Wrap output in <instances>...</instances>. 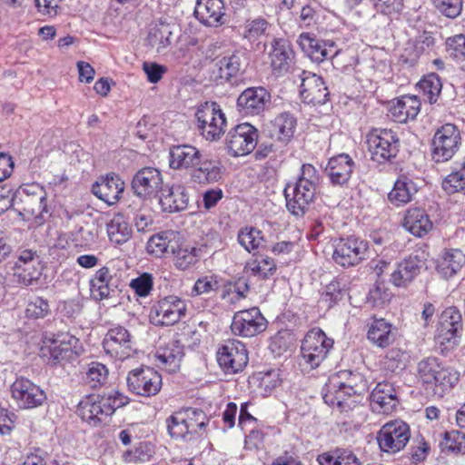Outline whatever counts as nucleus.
<instances>
[{
	"instance_id": "25",
	"label": "nucleus",
	"mask_w": 465,
	"mask_h": 465,
	"mask_svg": "<svg viewBox=\"0 0 465 465\" xmlns=\"http://www.w3.org/2000/svg\"><path fill=\"white\" fill-rule=\"evenodd\" d=\"M195 17L203 25L217 26L223 24L224 4L223 0H197Z\"/></svg>"
},
{
	"instance_id": "58",
	"label": "nucleus",
	"mask_w": 465,
	"mask_h": 465,
	"mask_svg": "<svg viewBox=\"0 0 465 465\" xmlns=\"http://www.w3.org/2000/svg\"><path fill=\"white\" fill-rule=\"evenodd\" d=\"M445 45L446 52L450 58L456 61L465 60V35L459 34L448 37Z\"/></svg>"
},
{
	"instance_id": "57",
	"label": "nucleus",
	"mask_w": 465,
	"mask_h": 465,
	"mask_svg": "<svg viewBox=\"0 0 465 465\" xmlns=\"http://www.w3.org/2000/svg\"><path fill=\"white\" fill-rule=\"evenodd\" d=\"M174 264L180 270H186L194 265L198 261V250L196 248H179L174 249Z\"/></svg>"
},
{
	"instance_id": "30",
	"label": "nucleus",
	"mask_w": 465,
	"mask_h": 465,
	"mask_svg": "<svg viewBox=\"0 0 465 465\" xmlns=\"http://www.w3.org/2000/svg\"><path fill=\"white\" fill-rule=\"evenodd\" d=\"M294 58L291 45L283 39H275L270 52L271 66L276 74L288 72Z\"/></svg>"
},
{
	"instance_id": "37",
	"label": "nucleus",
	"mask_w": 465,
	"mask_h": 465,
	"mask_svg": "<svg viewBox=\"0 0 465 465\" xmlns=\"http://www.w3.org/2000/svg\"><path fill=\"white\" fill-rule=\"evenodd\" d=\"M465 263L464 253L458 249L444 252L438 262V272L445 279L453 277Z\"/></svg>"
},
{
	"instance_id": "34",
	"label": "nucleus",
	"mask_w": 465,
	"mask_h": 465,
	"mask_svg": "<svg viewBox=\"0 0 465 465\" xmlns=\"http://www.w3.org/2000/svg\"><path fill=\"white\" fill-rule=\"evenodd\" d=\"M114 280L108 267L104 266L96 271L90 281V292L93 299L102 301L114 295L116 289Z\"/></svg>"
},
{
	"instance_id": "40",
	"label": "nucleus",
	"mask_w": 465,
	"mask_h": 465,
	"mask_svg": "<svg viewBox=\"0 0 465 465\" xmlns=\"http://www.w3.org/2000/svg\"><path fill=\"white\" fill-rule=\"evenodd\" d=\"M367 337L378 347L389 346L393 341L391 324L382 318L375 319L369 326Z\"/></svg>"
},
{
	"instance_id": "22",
	"label": "nucleus",
	"mask_w": 465,
	"mask_h": 465,
	"mask_svg": "<svg viewBox=\"0 0 465 465\" xmlns=\"http://www.w3.org/2000/svg\"><path fill=\"white\" fill-rule=\"evenodd\" d=\"M124 190V182L115 174L100 178L94 185L93 193L109 205L117 203Z\"/></svg>"
},
{
	"instance_id": "12",
	"label": "nucleus",
	"mask_w": 465,
	"mask_h": 465,
	"mask_svg": "<svg viewBox=\"0 0 465 465\" xmlns=\"http://www.w3.org/2000/svg\"><path fill=\"white\" fill-rule=\"evenodd\" d=\"M217 361L226 373L242 371L248 363L245 345L238 340H227L217 351Z\"/></svg>"
},
{
	"instance_id": "10",
	"label": "nucleus",
	"mask_w": 465,
	"mask_h": 465,
	"mask_svg": "<svg viewBox=\"0 0 465 465\" xmlns=\"http://www.w3.org/2000/svg\"><path fill=\"white\" fill-rule=\"evenodd\" d=\"M368 149L373 161L383 163L396 156L399 139L391 129H373L367 135Z\"/></svg>"
},
{
	"instance_id": "9",
	"label": "nucleus",
	"mask_w": 465,
	"mask_h": 465,
	"mask_svg": "<svg viewBox=\"0 0 465 465\" xmlns=\"http://www.w3.org/2000/svg\"><path fill=\"white\" fill-rule=\"evenodd\" d=\"M83 348L80 341L68 332L57 334L54 339L46 340L41 347V354L54 362L69 361L82 353Z\"/></svg>"
},
{
	"instance_id": "13",
	"label": "nucleus",
	"mask_w": 465,
	"mask_h": 465,
	"mask_svg": "<svg viewBox=\"0 0 465 465\" xmlns=\"http://www.w3.org/2000/svg\"><path fill=\"white\" fill-rule=\"evenodd\" d=\"M258 139L257 130L244 123L232 129L226 137V147L232 156H243L252 153Z\"/></svg>"
},
{
	"instance_id": "62",
	"label": "nucleus",
	"mask_w": 465,
	"mask_h": 465,
	"mask_svg": "<svg viewBox=\"0 0 465 465\" xmlns=\"http://www.w3.org/2000/svg\"><path fill=\"white\" fill-rule=\"evenodd\" d=\"M436 9L450 18L457 17L462 10V0H431Z\"/></svg>"
},
{
	"instance_id": "56",
	"label": "nucleus",
	"mask_w": 465,
	"mask_h": 465,
	"mask_svg": "<svg viewBox=\"0 0 465 465\" xmlns=\"http://www.w3.org/2000/svg\"><path fill=\"white\" fill-rule=\"evenodd\" d=\"M108 369L100 362H91L86 372V381L92 388L104 385L108 378Z\"/></svg>"
},
{
	"instance_id": "23",
	"label": "nucleus",
	"mask_w": 465,
	"mask_h": 465,
	"mask_svg": "<svg viewBox=\"0 0 465 465\" xmlns=\"http://www.w3.org/2000/svg\"><path fill=\"white\" fill-rule=\"evenodd\" d=\"M157 197L162 211L168 213L184 210L189 202L188 193L185 188L181 185H164Z\"/></svg>"
},
{
	"instance_id": "60",
	"label": "nucleus",
	"mask_w": 465,
	"mask_h": 465,
	"mask_svg": "<svg viewBox=\"0 0 465 465\" xmlns=\"http://www.w3.org/2000/svg\"><path fill=\"white\" fill-rule=\"evenodd\" d=\"M439 328L462 330L461 314L459 310L455 307L446 308L440 315Z\"/></svg>"
},
{
	"instance_id": "64",
	"label": "nucleus",
	"mask_w": 465,
	"mask_h": 465,
	"mask_svg": "<svg viewBox=\"0 0 465 465\" xmlns=\"http://www.w3.org/2000/svg\"><path fill=\"white\" fill-rule=\"evenodd\" d=\"M322 9L316 2L304 5L300 13L301 25L310 27L315 25L320 17Z\"/></svg>"
},
{
	"instance_id": "36",
	"label": "nucleus",
	"mask_w": 465,
	"mask_h": 465,
	"mask_svg": "<svg viewBox=\"0 0 465 465\" xmlns=\"http://www.w3.org/2000/svg\"><path fill=\"white\" fill-rule=\"evenodd\" d=\"M296 125L297 120L292 114H280L270 123V136L280 142L287 143L292 138Z\"/></svg>"
},
{
	"instance_id": "15",
	"label": "nucleus",
	"mask_w": 465,
	"mask_h": 465,
	"mask_svg": "<svg viewBox=\"0 0 465 465\" xmlns=\"http://www.w3.org/2000/svg\"><path fill=\"white\" fill-rule=\"evenodd\" d=\"M267 328V321L257 307L237 312L232 318V331L241 337H253Z\"/></svg>"
},
{
	"instance_id": "52",
	"label": "nucleus",
	"mask_w": 465,
	"mask_h": 465,
	"mask_svg": "<svg viewBox=\"0 0 465 465\" xmlns=\"http://www.w3.org/2000/svg\"><path fill=\"white\" fill-rule=\"evenodd\" d=\"M183 411L190 435L197 433L209 421L206 414L202 410L186 408Z\"/></svg>"
},
{
	"instance_id": "61",
	"label": "nucleus",
	"mask_w": 465,
	"mask_h": 465,
	"mask_svg": "<svg viewBox=\"0 0 465 465\" xmlns=\"http://www.w3.org/2000/svg\"><path fill=\"white\" fill-rule=\"evenodd\" d=\"M344 294L345 291L341 287V282L339 281H332L326 286L322 295V302H324L330 308L341 300Z\"/></svg>"
},
{
	"instance_id": "18",
	"label": "nucleus",
	"mask_w": 465,
	"mask_h": 465,
	"mask_svg": "<svg viewBox=\"0 0 465 465\" xmlns=\"http://www.w3.org/2000/svg\"><path fill=\"white\" fill-rule=\"evenodd\" d=\"M13 271L17 282L25 286L33 284L42 273L39 256L30 250L21 252L15 262Z\"/></svg>"
},
{
	"instance_id": "2",
	"label": "nucleus",
	"mask_w": 465,
	"mask_h": 465,
	"mask_svg": "<svg viewBox=\"0 0 465 465\" xmlns=\"http://www.w3.org/2000/svg\"><path fill=\"white\" fill-rule=\"evenodd\" d=\"M127 403L128 398L116 391L103 396L90 395L79 402L77 414L83 420L96 426Z\"/></svg>"
},
{
	"instance_id": "11",
	"label": "nucleus",
	"mask_w": 465,
	"mask_h": 465,
	"mask_svg": "<svg viewBox=\"0 0 465 465\" xmlns=\"http://www.w3.org/2000/svg\"><path fill=\"white\" fill-rule=\"evenodd\" d=\"M129 390L140 396L156 395L162 388V376L150 367H142L131 371L127 375Z\"/></svg>"
},
{
	"instance_id": "39",
	"label": "nucleus",
	"mask_w": 465,
	"mask_h": 465,
	"mask_svg": "<svg viewBox=\"0 0 465 465\" xmlns=\"http://www.w3.org/2000/svg\"><path fill=\"white\" fill-rule=\"evenodd\" d=\"M191 177L193 182L200 184L212 183L222 178V170L214 161H202L200 158V163L193 167Z\"/></svg>"
},
{
	"instance_id": "16",
	"label": "nucleus",
	"mask_w": 465,
	"mask_h": 465,
	"mask_svg": "<svg viewBox=\"0 0 465 465\" xmlns=\"http://www.w3.org/2000/svg\"><path fill=\"white\" fill-rule=\"evenodd\" d=\"M332 258L336 263L343 267L355 266L366 255L367 242L355 237L340 239L334 246Z\"/></svg>"
},
{
	"instance_id": "63",
	"label": "nucleus",
	"mask_w": 465,
	"mask_h": 465,
	"mask_svg": "<svg viewBox=\"0 0 465 465\" xmlns=\"http://www.w3.org/2000/svg\"><path fill=\"white\" fill-rule=\"evenodd\" d=\"M408 355L399 348H392L386 355L384 365L385 367L395 371L396 370H402L405 368Z\"/></svg>"
},
{
	"instance_id": "46",
	"label": "nucleus",
	"mask_w": 465,
	"mask_h": 465,
	"mask_svg": "<svg viewBox=\"0 0 465 465\" xmlns=\"http://www.w3.org/2000/svg\"><path fill=\"white\" fill-rule=\"evenodd\" d=\"M238 242L248 252L259 250L264 245L262 232L254 227H244L238 232Z\"/></svg>"
},
{
	"instance_id": "4",
	"label": "nucleus",
	"mask_w": 465,
	"mask_h": 465,
	"mask_svg": "<svg viewBox=\"0 0 465 465\" xmlns=\"http://www.w3.org/2000/svg\"><path fill=\"white\" fill-rule=\"evenodd\" d=\"M197 128L201 135L209 142L221 139L226 129L225 114L215 102L201 104L195 113Z\"/></svg>"
},
{
	"instance_id": "21",
	"label": "nucleus",
	"mask_w": 465,
	"mask_h": 465,
	"mask_svg": "<svg viewBox=\"0 0 465 465\" xmlns=\"http://www.w3.org/2000/svg\"><path fill=\"white\" fill-rule=\"evenodd\" d=\"M323 400L330 406L343 408L349 406L347 401L351 397L359 396V391L350 383H344L339 381L337 376L329 379L326 384Z\"/></svg>"
},
{
	"instance_id": "42",
	"label": "nucleus",
	"mask_w": 465,
	"mask_h": 465,
	"mask_svg": "<svg viewBox=\"0 0 465 465\" xmlns=\"http://www.w3.org/2000/svg\"><path fill=\"white\" fill-rule=\"evenodd\" d=\"M216 78L220 79L217 84H225L230 80L235 77L242 67V58L238 54H233L229 56H224L220 59L217 64Z\"/></svg>"
},
{
	"instance_id": "54",
	"label": "nucleus",
	"mask_w": 465,
	"mask_h": 465,
	"mask_svg": "<svg viewBox=\"0 0 465 465\" xmlns=\"http://www.w3.org/2000/svg\"><path fill=\"white\" fill-rule=\"evenodd\" d=\"M51 312L50 305L47 300L42 297L31 298L25 308V316L31 319H43Z\"/></svg>"
},
{
	"instance_id": "19",
	"label": "nucleus",
	"mask_w": 465,
	"mask_h": 465,
	"mask_svg": "<svg viewBox=\"0 0 465 465\" xmlns=\"http://www.w3.org/2000/svg\"><path fill=\"white\" fill-rule=\"evenodd\" d=\"M107 354L124 360L128 358L133 351L132 337L128 330L122 326L110 329L103 341Z\"/></svg>"
},
{
	"instance_id": "7",
	"label": "nucleus",
	"mask_w": 465,
	"mask_h": 465,
	"mask_svg": "<svg viewBox=\"0 0 465 465\" xmlns=\"http://www.w3.org/2000/svg\"><path fill=\"white\" fill-rule=\"evenodd\" d=\"M333 341L318 328H314L305 335L302 347V357L310 368L314 369L326 359L330 350L332 348Z\"/></svg>"
},
{
	"instance_id": "45",
	"label": "nucleus",
	"mask_w": 465,
	"mask_h": 465,
	"mask_svg": "<svg viewBox=\"0 0 465 465\" xmlns=\"http://www.w3.org/2000/svg\"><path fill=\"white\" fill-rule=\"evenodd\" d=\"M460 379V373L452 368L441 367L439 370L435 381L430 385H433L434 394L438 397H442L447 391H450Z\"/></svg>"
},
{
	"instance_id": "14",
	"label": "nucleus",
	"mask_w": 465,
	"mask_h": 465,
	"mask_svg": "<svg viewBox=\"0 0 465 465\" xmlns=\"http://www.w3.org/2000/svg\"><path fill=\"white\" fill-rule=\"evenodd\" d=\"M12 398L18 408L29 410L42 406L46 401L45 391L25 378L16 379L11 386Z\"/></svg>"
},
{
	"instance_id": "35",
	"label": "nucleus",
	"mask_w": 465,
	"mask_h": 465,
	"mask_svg": "<svg viewBox=\"0 0 465 465\" xmlns=\"http://www.w3.org/2000/svg\"><path fill=\"white\" fill-rule=\"evenodd\" d=\"M418 192L415 182L407 175H401L394 183V186L388 194L389 201L395 206H401L410 203Z\"/></svg>"
},
{
	"instance_id": "51",
	"label": "nucleus",
	"mask_w": 465,
	"mask_h": 465,
	"mask_svg": "<svg viewBox=\"0 0 465 465\" xmlns=\"http://www.w3.org/2000/svg\"><path fill=\"white\" fill-rule=\"evenodd\" d=\"M441 367L437 358L428 357L418 364L419 377L424 383L430 385L435 381V376H437Z\"/></svg>"
},
{
	"instance_id": "55",
	"label": "nucleus",
	"mask_w": 465,
	"mask_h": 465,
	"mask_svg": "<svg viewBox=\"0 0 465 465\" xmlns=\"http://www.w3.org/2000/svg\"><path fill=\"white\" fill-rule=\"evenodd\" d=\"M22 465H68L61 461L56 455L48 453L43 450L37 449L28 454Z\"/></svg>"
},
{
	"instance_id": "28",
	"label": "nucleus",
	"mask_w": 465,
	"mask_h": 465,
	"mask_svg": "<svg viewBox=\"0 0 465 465\" xmlns=\"http://www.w3.org/2000/svg\"><path fill=\"white\" fill-rule=\"evenodd\" d=\"M353 166L354 163L350 155L341 153L329 160L325 172L332 184L342 185L350 180Z\"/></svg>"
},
{
	"instance_id": "38",
	"label": "nucleus",
	"mask_w": 465,
	"mask_h": 465,
	"mask_svg": "<svg viewBox=\"0 0 465 465\" xmlns=\"http://www.w3.org/2000/svg\"><path fill=\"white\" fill-rule=\"evenodd\" d=\"M320 465H361L360 459L355 453L343 448H335L323 452L317 457Z\"/></svg>"
},
{
	"instance_id": "20",
	"label": "nucleus",
	"mask_w": 465,
	"mask_h": 465,
	"mask_svg": "<svg viewBox=\"0 0 465 465\" xmlns=\"http://www.w3.org/2000/svg\"><path fill=\"white\" fill-rule=\"evenodd\" d=\"M296 42L302 53L316 63H321L337 53L332 41H319L313 34L308 32L302 33Z\"/></svg>"
},
{
	"instance_id": "31",
	"label": "nucleus",
	"mask_w": 465,
	"mask_h": 465,
	"mask_svg": "<svg viewBox=\"0 0 465 465\" xmlns=\"http://www.w3.org/2000/svg\"><path fill=\"white\" fill-rule=\"evenodd\" d=\"M183 355V348L180 342L171 340L164 345L159 346L155 357L160 366L169 372H175L180 369Z\"/></svg>"
},
{
	"instance_id": "43",
	"label": "nucleus",
	"mask_w": 465,
	"mask_h": 465,
	"mask_svg": "<svg viewBox=\"0 0 465 465\" xmlns=\"http://www.w3.org/2000/svg\"><path fill=\"white\" fill-rule=\"evenodd\" d=\"M107 234L112 242L123 244L130 239L132 229L124 215L115 214L107 223Z\"/></svg>"
},
{
	"instance_id": "47",
	"label": "nucleus",
	"mask_w": 465,
	"mask_h": 465,
	"mask_svg": "<svg viewBox=\"0 0 465 465\" xmlns=\"http://www.w3.org/2000/svg\"><path fill=\"white\" fill-rule=\"evenodd\" d=\"M245 269L248 272L261 278H267L272 275L276 270L274 261L268 256H261L249 262Z\"/></svg>"
},
{
	"instance_id": "33",
	"label": "nucleus",
	"mask_w": 465,
	"mask_h": 465,
	"mask_svg": "<svg viewBox=\"0 0 465 465\" xmlns=\"http://www.w3.org/2000/svg\"><path fill=\"white\" fill-rule=\"evenodd\" d=\"M271 101L267 89H244L237 99V104L246 114H258Z\"/></svg>"
},
{
	"instance_id": "32",
	"label": "nucleus",
	"mask_w": 465,
	"mask_h": 465,
	"mask_svg": "<svg viewBox=\"0 0 465 465\" xmlns=\"http://www.w3.org/2000/svg\"><path fill=\"white\" fill-rule=\"evenodd\" d=\"M403 227L416 237H423L433 229V223L425 210L410 208L406 211Z\"/></svg>"
},
{
	"instance_id": "1",
	"label": "nucleus",
	"mask_w": 465,
	"mask_h": 465,
	"mask_svg": "<svg viewBox=\"0 0 465 465\" xmlns=\"http://www.w3.org/2000/svg\"><path fill=\"white\" fill-rule=\"evenodd\" d=\"M318 183L315 167L309 163L302 164L294 186H288L284 190L287 209L294 215H302L315 198Z\"/></svg>"
},
{
	"instance_id": "27",
	"label": "nucleus",
	"mask_w": 465,
	"mask_h": 465,
	"mask_svg": "<svg viewBox=\"0 0 465 465\" xmlns=\"http://www.w3.org/2000/svg\"><path fill=\"white\" fill-rule=\"evenodd\" d=\"M200 151L189 144L173 146L169 151V166L173 170L193 168L200 163Z\"/></svg>"
},
{
	"instance_id": "44",
	"label": "nucleus",
	"mask_w": 465,
	"mask_h": 465,
	"mask_svg": "<svg viewBox=\"0 0 465 465\" xmlns=\"http://www.w3.org/2000/svg\"><path fill=\"white\" fill-rule=\"evenodd\" d=\"M173 238H174V234L172 232H163L153 235L147 242L146 249L148 252L157 257L174 252L175 242Z\"/></svg>"
},
{
	"instance_id": "41",
	"label": "nucleus",
	"mask_w": 465,
	"mask_h": 465,
	"mask_svg": "<svg viewBox=\"0 0 465 465\" xmlns=\"http://www.w3.org/2000/svg\"><path fill=\"white\" fill-rule=\"evenodd\" d=\"M173 26L170 24L160 22L150 28L147 42L148 45L160 53L171 45Z\"/></svg>"
},
{
	"instance_id": "29",
	"label": "nucleus",
	"mask_w": 465,
	"mask_h": 465,
	"mask_svg": "<svg viewBox=\"0 0 465 465\" xmlns=\"http://www.w3.org/2000/svg\"><path fill=\"white\" fill-rule=\"evenodd\" d=\"M424 262L418 256H410L399 262L391 274V282L396 287H407L417 275Z\"/></svg>"
},
{
	"instance_id": "8",
	"label": "nucleus",
	"mask_w": 465,
	"mask_h": 465,
	"mask_svg": "<svg viewBox=\"0 0 465 465\" xmlns=\"http://www.w3.org/2000/svg\"><path fill=\"white\" fill-rule=\"evenodd\" d=\"M410 439V427L401 420H394L385 423L377 434L381 450L390 454H395L402 450Z\"/></svg>"
},
{
	"instance_id": "48",
	"label": "nucleus",
	"mask_w": 465,
	"mask_h": 465,
	"mask_svg": "<svg viewBox=\"0 0 465 465\" xmlns=\"http://www.w3.org/2000/svg\"><path fill=\"white\" fill-rule=\"evenodd\" d=\"M442 189L449 194L455 193L465 194V159L458 171L452 172L443 179Z\"/></svg>"
},
{
	"instance_id": "26",
	"label": "nucleus",
	"mask_w": 465,
	"mask_h": 465,
	"mask_svg": "<svg viewBox=\"0 0 465 465\" xmlns=\"http://www.w3.org/2000/svg\"><path fill=\"white\" fill-rule=\"evenodd\" d=\"M420 105V101L416 95H403L391 103L389 108L390 116L394 122L407 123L417 117Z\"/></svg>"
},
{
	"instance_id": "50",
	"label": "nucleus",
	"mask_w": 465,
	"mask_h": 465,
	"mask_svg": "<svg viewBox=\"0 0 465 465\" xmlns=\"http://www.w3.org/2000/svg\"><path fill=\"white\" fill-rule=\"evenodd\" d=\"M461 331L454 328L450 330L446 328L438 329L437 341L440 347L441 352L445 353L455 349L460 340Z\"/></svg>"
},
{
	"instance_id": "17",
	"label": "nucleus",
	"mask_w": 465,
	"mask_h": 465,
	"mask_svg": "<svg viewBox=\"0 0 465 465\" xmlns=\"http://www.w3.org/2000/svg\"><path fill=\"white\" fill-rule=\"evenodd\" d=\"M163 187V175L153 167L142 168L134 174L132 181L134 193L143 199L158 196Z\"/></svg>"
},
{
	"instance_id": "5",
	"label": "nucleus",
	"mask_w": 465,
	"mask_h": 465,
	"mask_svg": "<svg viewBox=\"0 0 465 465\" xmlns=\"http://www.w3.org/2000/svg\"><path fill=\"white\" fill-rule=\"evenodd\" d=\"M461 135L453 124H445L435 132L432 138V159L436 163L450 161L459 151Z\"/></svg>"
},
{
	"instance_id": "24",
	"label": "nucleus",
	"mask_w": 465,
	"mask_h": 465,
	"mask_svg": "<svg viewBox=\"0 0 465 465\" xmlns=\"http://www.w3.org/2000/svg\"><path fill=\"white\" fill-rule=\"evenodd\" d=\"M371 407L376 412L391 413L397 407L399 401L396 391L389 382H380L371 394Z\"/></svg>"
},
{
	"instance_id": "53",
	"label": "nucleus",
	"mask_w": 465,
	"mask_h": 465,
	"mask_svg": "<svg viewBox=\"0 0 465 465\" xmlns=\"http://www.w3.org/2000/svg\"><path fill=\"white\" fill-rule=\"evenodd\" d=\"M269 23L262 17L247 20L244 25L243 36L250 42H254L265 35Z\"/></svg>"
},
{
	"instance_id": "3",
	"label": "nucleus",
	"mask_w": 465,
	"mask_h": 465,
	"mask_svg": "<svg viewBox=\"0 0 465 465\" xmlns=\"http://www.w3.org/2000/svg\"><path fill=\"white\" fill-rule=\"evenodd\" d=\"M15 210L24 220L42 224L48 213L45 188L36 183L21 185L15 193Z\"/></svg>"
},
{
	"instance_id": "59",
	"label": "nucleus",
	"mask_w": 465,
	"mask_h": 465,
	"mask_svg": "<svg viewBox=\"0 0 465 465\" xmlns=\"http://www.w3.org/2000/svg\"><path fill=\"white\" fill-rule=\"evenodd\" d=\"M441 446L451 452H461L465 450V434L458 430L448 431L444 435Z\"/></svg>"
},
{
	"instance_id": "6",
	"label": "nucleus",
	"mask_w": 465,
	"mask_h": 465,
	"mask_svg": "<svg viewBox=\"0 0 465 465\" xmlns=\"http://www.w3.org/2000/svg\"><path fill=\"white\" fill-rule=\"evenodd\" d=\"M186 302L176 295L160 299L150 309V322L155 326H171L184 317Z\"/></svg>"
},
{
	"instance_id": "49",
	"label": "nucleus",
	"mask_w": 465,
	"mask_h": 465,
	"mask_svg": "<svg viewBox=\"0 0 465 465\" xmlns=\"http://www.w3.org/2000/svg\"><path fill=\"white\" fill-rule=\"evenodd\" d=\"M167 430L172 438L186 439L190 435L183 411H175L166 420Z\"/></svg>"
}]
</instances>
